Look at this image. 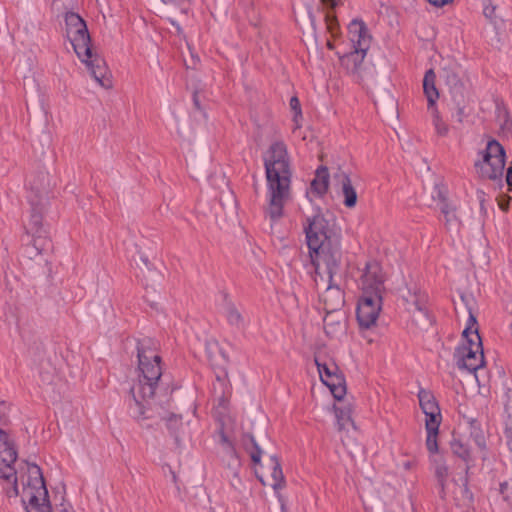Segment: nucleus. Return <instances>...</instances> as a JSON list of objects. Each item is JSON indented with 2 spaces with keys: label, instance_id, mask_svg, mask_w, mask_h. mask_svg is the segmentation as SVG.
Returning <instances> with one entry per match:
<instances>
[{
  "label": "nucleus",
  "instance_id": "obj_1",
  "mask_svg": "<svg viewBox=\"0 0 512 512\" xmlns=\"http://www.w3.org/2000/svg\"><path fill=\"white\" fill-rule=\"evenodd\" d=\"M309 256L315 268L314 282L317 290L324 289L320 300L330 313L344 305V293L337 283L342 264L341 229L333 219L317 214L307 218L304 225Z\"/></svg>",
  "mask_w": 512,
  "mask_h": 512
},
{
  "label": "nucleus",
  "instance_id": "obj_2",
  "mask_svg": "<svg viewBox=\"0 0 512 512\" xmlns=\"http://www.w3.org/2000/svg\"><path fill=\"white\" fill-rule=\"evenodd\" d=\"M17 451L8 433L0 428V478L11 484L8 497L20 496L26 512H52L39 466L25 462L15 469Z\"/></svg>",
  "mask_w": 512,
  "mask_h": 512
},
{
  "label": "nucleus",
  "instance_id": "obj_3",
  "mask_svg": "<svg viewBox=\"0 0 512 512\" xmlns=\"http://www.w3.org/2000/svg\"><path fill=\"white\" fill-rule=\"evenodd\" d=\"M151 340L138 343V375L137 381L130 388L127 400L128 411L136 420L150 418V403L160 387L162 376L161 357L151 347Z\"/></svg>",
  "mask_w": 512,
  "mask_h": 512
},
{
  "label": "nucleus",
  "instance_id": "obj_4",
  "mask_svg": "<svg viewBox=\"0 0 512 512\" xmlns=\"http://www.w3.org/2000/svg\"><path fill=\"white\" fill-rule=\"evenodd\" d=\"M263 160L267 180L265 214L273 224L283 216L284 205L290 198L292 171L286 144L282 141L272 143Z\"/></svg>",
  "mask_w": 512,
  "mask_h": 512
},
{
  "label": "nucleus",
  "instance_id": "obj_5",
  "mask_svg": "<svg viewBox=\"0 0 512 512\" xmlns=\"http://www.w3.org/2000/svg\"><path fill=\"white\" fill-rule=\"evenodd\" d=\"M66 34L77 54L78 58L85 63L92 77L103 88H110L111 81L105 61L91 49V39L85 21L74 12L65 15Z\"/></svg>",
  "mask_w": 512,
  "mask_h": 512
},
{
  "label": "nucleus",
  "instance_id": "obj_6",
  "mask_svg": "<svg viewBox=\"0 0 512 512\" xmlns=\"http://www.w3.org/2000/svg\"><path fill=\"white\" fill-rule=\"evenodd\" d=\"M46 182L47 174L40 172L36 180L28 183V202L30 204V216L27 232L33 236V247L38 253L51 248V242L45 237L43 229V214L46 210Z\"/></svg>",
  "mask_w": 512,
  "mask_h": 512
},
{
  "label": "nucleus",
  "instance_id": "obj_7",
  "mask_svg": "<svg viewBox=\"0 0 512 512\" xmlns=\"http://www.w3.org/2000/svg\"><path fill=\"white\" fill-rule=\"evenodd\" d=\"M479 154L481 159L475 163V167L480 177L502 187L506 159L504 147L497 140L491 139Z\"/></svg>",
  "mask_w": 512,
  "mask_h": 512
},
{
  "label": "nucleus",
  "instance_id": "obj_8",
  "mask_svg": "<svg viewBox=\"0 0 512 512\" xmlns=\"http://www.w3.org/2000/svg\"><path fill=\"white\" fill-rule=\"evenodd\" d=\"M474 338L468 339L456 351L457 367L469 373H475L485 364L482 341L477 330L474 331Z\"/></svg>",
  "mask_w": 512,
  "mask_h": 512
},
{
  "label": "nucleus",
  "instance_id": "obj_9",
  "mask_svg": "<svg viewBox=\"0 0 512 512\" xmlns=\"http://www.w3.org/2000/svg\"><path fill=\"white\" fill-rule=\"evenodd\" d=\"M407 309L411 313L412 323L420 330H427L432 325L426 302L427 296L416 286L408 288V296L405 297Z\"/></svg>",
  "mask_w": 512,
  "mask_h": 512
},
{
  "label": "nucleus",
  "instance_id": "obj_10",
  "mask_svg": "<svg viewBox=\"0 0 512 512\" xmlns=\"http://www.w3.org/2000/svg\"><path fill=\"white\" fill-rule=\"evenodd\" d=\"M382 308V296L376 294H362L358 301L356 315L359 325L363 328L373 326Z\"/></svg>",
  "mask_w": 512,
  "mask_h": 512
},
{
  "label": "nucleus",
  "instance_id": "obj_11",
  "mask_svg": "<svg viewBox=\"0 0 512 512\" xmlns=\"http://www.w3.org/2000/svg\"><path fill=\"white\" fill-rule=\"evenodd\" d=\"M384 281L385 278L380 264L376 261L368 262L361 276L362 294L382 296Z\"/></svg>",
  "mask_w": 512,
  "mask_h": 512
},
{
  "label": "nucleus",
  "instance_id": "obj_12",
  "mask_svg": "<svg viewBox=\"0 0 512 512\" xmlns=\"http://www.w3.org/2000/svg\"><path fill=\"white\" fill-rule=\"evenodd\" d=\"M465 76L466 71L457 62H449L443 67V77L451 96L467 93L464 83Z\"/></svg>",
  "mask_w": 512,
  "mask_h": 512
},
{
  "label": "nucleus",
  "instance_id": "obj_13",
  "mask_svg": "<svg viewBox=\"0 0 512 512\" xmlns=\"http://www.w3.org/2000/svg\"><path fill=\"white\" fill-rule=\"evenodd\" d=\"M367 51L364 49H353L349 53L339 57L341 66L357 82L364 77V59Z\"/></svg>",
  "mask_w": 512,
  "mask_h": 512
},
{
  "label": "nucleus",
  "instance_id": "obj_14",
  "mask_svg": "<svg viewBox=\"0 0 512 512\" xmlns=\"http://www.w3.org/2000/svg\"><path fill=\"white\" fill-rule=\"evenodd\" d=\"M348 37L353 49L368 51L371 35L366 24L360 19H353L348 25Z\"/></svg>",
  "mask_w": 512,
  "mask_h": 512
},
{
  "label": "nucleus",
  "instance_id": "obj_15",
  "mask_svg": "<svg viewBox=\"0 0 512 512\" xmlns=\"http://www.w3.org/2000/svg\"><path fill=\"white\" fill-rule=\"evenodd\" d=\"M425 414V428L427 432L426 447L427 450L435 454L438 452L437 437L439 427L442 421L441 410L426 412Z\"/></svg>",
  "mask_w": 512,
  "mask_h": 512
},
{
  "label": "nucleus",
  "instance_id": "obj_16",
  "mask_svg": "<svg viewBox=\"0 0 512 512\" xmlns=\"http://www.w3.org/2000/svg\"><path fill=\"white\" fill-rule=\"evenodd\" d=\"M433 199L436 201L437 207L439 208L444 217L446 228L448 230L458 229L460 226V222L456 215L455 206L447 201L442 191L439 189L437 190V196H433Z\"/></svg>",
  "mask_w": 512,
  "mask_h": 512
},
{
  "label": "nucleus",
  "instance_id": "obj_17",
  "mask_svg": "<svg viewBox=\"0 0 512 512\" xmlns=\"http://www.w3.org/2000/svg\"><path fill=\"white\" fill-rule=\"evenodd\" d=\"M337 178L341 187V194L344 197L343 204L348 208L354 207L357 203V192L350 176L345 172H341L337 175Z\"/></svg>",
  "mask_w": 512,
  "mask_h": 512
},
{
  "label": "nucleus",
  "instance_id": "obj_18",
  "mask_svg": "<svg viewBox=\"0 0 512 512\" xmlns=\"http://www.w3.org/2000/svg\"><path fill=\"white\" fill-rule=\"evenodd\" d=\"M436 74L433 69L426 71L423 79V91L427 99V109L437 107L436 103L439 99V92L435 85Z\"/></svg>",
  "mask_w": 512,
  "mask_h": 512
},
{
  "label": "nucleus",
  "instance_id": "obj_19",
  "mask_svg": "<svg viewBox=\"0 0 512 512\" xmlns=\"http://www.w3.org/2000/svg\"><path fill=\"white\" fill-rule=\"evenodd\" d=\"M323 384H325L330 389L334 398L337 400H341L346 394L345 379L343 375L339 373V371L326 379Z\"/></svg>",
  "mask_w": 512,
  "mask_h": 512
},
{
  "label": "nucleus",
  "instance_id": "obj_20",
  "mask_svg": "<svg viewBox=\"0 0 512 512\" xmlns=\"http://www.w3.org/2000/svg\"><path fill=\"white\" fill-rule=\"evenodd\" d=\"M466 94L467 93L451 96V115L452 118L459 123H462L465 117L467 116L465 112L467 104Z\"/></svg>",
  "mask_w": 512,
  "mask_h": 512
},
{
  "label": "nucleus",
  "instance_id": "obj_21",
  "mask_svg": "<svg viewBox=\"0 0 512 512\" xmlns=\"http://www.w3.org/2000/svg\"><path fill=\"white\" fill-rule=\"evenodd\" d=\"M466 423L469 428L470 437L474 440L475 444L481 449H486V438L481 428L480 422L475 418H467Z\"/></svg>",
  "mask_w": 512,
  "mask_h": 512
},
{
  "label": "nucleus",
  "instance_id": "obj_22",
  "mask_svg": "<svg viewBox=\"0 0 512 512\" xmlns=\"http://www.w3.org/2000/svg\"><path fill=\"white\" fill-rule=\"evenodd\" d=\"M244 448L247 453H249L252 462L255 465H259L261 463V457L263 454L262 449L257 444L254 436L246 435L243 440Z\"/></svg>",
  "mask_w": 512,
  "mask_h": 512
},
{
  "label": "nucleus",
  "instance_id": "obj_23",
  "mask_svg": "<svg viewBox=\"0 0 512 512\" xmlns=\"http://www.w3.org/2000/svg\"><path fill=\"white\" fill-rule=\"evenodd\" d=\"M418 399L423 413L440 410L438 402L430 391L420 389Z\"/></svg>",
  "mask_w": 512,
  "mask_h": 512
},
{
  "label": "nucleus",
  "instance_id": "obj_24",
  "mask_svg": "<svg viewBox=\"0 0 512 512\" xmlns=\"http://www.w3.org/2000/svg\"><path fill=\"white\" fill-rule=\"evenodd\" d=\"M329 175L326 167H321L316 171V177L312 181V189L319 195L326 193L328 190Z\"/></svg>",
  "mask_w": 512,
  "mask_h": 512
},
{
  "label": "nucleus",
  "instance_id": "obj_25",
  "mask_svg": "<svg viewBox=\"0 0 512 512\" xmlns=\"http://www.w3.org/2000/svg\"><path fill=\"white\" fill-rule=\"evenodd\" d=\"M271 464H272V472L271 477L273 479L272 488L277 491L279 489H282L285 485V479L283 475V471L281 468V464L278 460V458L273 455L270 457Z\"/></svg>",
  "mask_w": 512,
  "mask_h": 512
},
{
  "label": "nucleus",
  "instance_id": "obj_26",
  "mask_svg": "<svg viewBox=\"0 0 512 512\" xmlns=\"http://www.w3.org/2000/svg\"><path fill=\"white\" fill-rule=\"evenodd\" d=\"M428 112L432 116V123H433L436 133L439 136H446L448 134L449 127L442 119L438 108L433 107L431 109H428Z\"/></svg>",
  "mask_w": 512,
  "mask_h": 512
},
{
  "label": "nucleus",
  "instance_id": "obj_27",
  "mask_svg": "<svg viewBox=\"0 0 512 512\" xmlns=\"http://www.w3.org/2000/svg\"><path fill=\"white\" fill-rule=\"evenodd\" d=\"M315 363L322 382L338 371V367L334 362H320L318 358H315Z\"/></svg>",
  "mask_w": 512,
  "mask_h": 512
},
{
  "label": "nucleus",
  "instance_id": "obj_28",
  "mask_svg": "<svg viewBox=\"0 0 512 512\" xmlns=\"http://www.w3.org/2000/svg\"><path fill=\"white\" fill-rule=\"evenodd\" d=\"M434 471L438 484L441 487V493H444L445 485L448 479V467L442 461H435Z\"/></svg>",
  "mask_w": 512,
  "mask_h": 512
},
{
  "label": "nucleus",
  "instance_id": "obj_29",
  "mask_svg": "<svg viewBox=\"0 0 512 512\" xmlns=\"http://www.w3.org/2000/svg\"><path fill=\"white\" fill-rule=\"evenodd\" d=\"M226 318L231 325L237 328H243L245 326V321L241 313L233 305L227 306Z\"/></svg>",
  "mask_w": 512,
  "mask_h": 512
},
{
  "label": "nucleus",
  "instance_id": "obj_30",
  "mask_svg": "<svg viewBox=\"0 0 512 512\" xmlns=\"http://www.w3.org/2000/svg\"><path fill=\"white\" fill-rule=\"evenodd\" d=\"M167 427L171 430V433L174 435L175 443L178 447L181 446L182 440L177 434L178 427L182 425L181 417L175 414H171L167 419Z\"/></svg>",
  "mask_w": 512,
  "mask_h": 512
},
{
  "label": "nucleus",
  "instance_id": "obj_31",
  "mask_svg": "<svg viewBox=\"0 0 512 512\" xmlns=\"http://www.w3.org/2000/svg\"><path fill=\"white\" fill-rule=\"evenodd\" d=\"M451 449L455 455L463 459L464 461L470 460V450L469 447L463 443L461 440L454 439L451 442Z\"/></svg>",
  "mask_w": 512,
  "mask_h": 512
},
{
  "label": "nucleus",
  "instance_id": "obj_32",
  "mask_svg": "<svg viewBox=\"0 0 512 512\" xmlns=\"http://www.w3.org/2000/svg\"><path fill=\"white\" fill-rule=\"evenodd\" d=\"M477 320L476 317L472 314L471 310H469V317L467 319V325L465 329L463 330V337L465 341H468V339H474V331L477 330Z\"/></svg>",
  "mask_w": 512,
  "mask_h": 512
},
{
  "label": "nucleus",
  "instance_id": "obj_33",
  "mask_svg": "<svg viewBox=\"0 0 512 512\" xmlns=\"http://www.w3.org/2000/svg\"><path fill=\"white\" fill-rule=\"evenodd\" d=\"M290 107L294 111L293 120L295 122V128H299L300 127L299 119L302 118V111H301L299 99L297 97H292L290 99Z\"/></svg>",
  "mask_w": 512,
  "mask_h": 512
},
{
  "label": "nucleus",
  "instance_id": "obj_34",
  "mask_svg": "<svg viewBox=\"0 0 512 512\" xmlns=\"http://www.w3.org/2000/svg\"><path fill=\"white\" fill-rule=\"evenodd\" d=\"M504 437L506 439L507 446L512 451V420L508 419L505 423Z\"/></svg>",
  "mask_w": 512,
  "mask_h": 512
},
{
  "label": "nucleus",
  "instance_id": "obj_35",
  "mask_svg": "<svg viewBox=\"0 0 512 512\" xmlns=\"http://www.w3.org/2000/svg\"><path fill=\"white\" fill-rule=\"evenodd\" d=\"M325 21H326L327 29L329 30V32L332 35H335L337 28H338V23H337L336 18L333 15L326 14Z\"/></svg>",
  "mask_w": 512,
  "mask_h": 512
},
{
  "label": "nucleus",
  "instance_id": "obj_36",
  "mask_svg": "<svg viewBox=\"0 0 512 512\" xmlns=\"http://www.w3.org/2000/svg\"><path fill=\"white\" fill-rule=\"evenodd\" d=\"M9 404L0 400V423L5 424L8 421Z\"/></svg>",
  "mask_w": 512,
  "mask_h": 512
},
{
  "label": "nucleus",
  "instance_id": "obj_37",
  "mask_svg": "<svg viewBox=\"0 0 512 512\" xmlns=\"http://www.w3.org/2000/svg\"><path fill=\"white\" fill-rule=\"evenodd\" d=\"M337 327H340V322H337L336 324L330 322L328 319V315L324 318V328L328 334L336 332Z\"/></svg>",
  "mask_w": 512,
  "mask_h": 512
},
{
  "label": "nucleus",
  "instance_id": "obj_38",
  "mask_svg": "<svg viewBox=\"0 0 512 512\" xmlns=\"http://www.w3.org/2000/svg\"><path fill=\"white\" fill-rule=\"evenodd\" d=\"M220 439H221L222 444L225 446V448L229 452L235 453L232 443L229 441L228 437L226 436V434L223 431H221V433H220Z\"/></svg>",
  "mask_w": 512,
  "mask_h": 512
},
{
  "label": "nucleus",
  "instance_id": "obj_39",
  "mask_svg": "<svg viewBox=\"0 0 512 512\" xmlns=\"http://www.w3.org/2000/svg\"><path fill=\"white\" fill-rule=\"evenodd\" d=\"M432 5L436 6V7H442L444 6L445 4H447L448 2H450L451 0H428Z\"/></svg>",
  "mask_w": 512,
  "mask_h": 512
},
{
  "label": "nucleus",
  "instance_id": "obj_40",
  "mask_svg": "<svg viewBox=\"0 0 512 512\" xmlns=\"http://www.w3.org/2000/svg\"><path fill=\"white\" fill-rule=\"evenodd\" d=\"M506 183L508 186L512 187V165L507 169Z\"/></svg>",
  "mask_w": 512,
  "mask_h": 512
},
{
  "label": "nucleus",
  "instance_id": "obj_41",
  "mask_svg": "<svg viewBox=\"0 0 512 512\" xmlns=\"http://www.w3.org/2000/svg\"><path fill=\"white\" fill-rule=\"evenodd\" d=\"M165 4H176V5H184L187 0H162Z\"/></svg>",
  "mask_w": 512,
  "mask_h": 512
},
{
  "label": "nucleus",
  "instance_id": "obj_42",
  "mask_svg": "<svg viewBox=\"0 0 512 512\" xmlns=\"http://www.w3.org/2000/svg\"><path fill=\"white\" fill-rule=\"evenodd\" d=\"M168 21L176 28L178 34H181L183 32L181 26L177 21H175L172 18H168Z\"/></svg>",
  "mask_w": 512,
  "mask_h": 512
},
{
  "label": "nucleus",
  "instance_id": "obj_43",
  "mask_svg": "<svg viewBox=\"0 0 512 512\" xmlns=\"http://www.w3.org/2000/svg\"><path fill=\"white\" fill-rule=\"evenodd\" d=\"M507 487H508L507 482H502V483H500V487H499V491H500V493H501V494H504V493H505V491H506V489H507Z\"/></svg>",
  "mask_w": 512,
  "mask_h": 512
},
{
  "label": "nucleus",
  "instance_id": "obj_44",
  "mask_svg": "<svg viewBox=\"0 0 512 512\" xmlns=\"http://www.w3.org/2000/svg\"><path fill=\"white\" fill-rule=\"evenodd\" d=\"M323 1L326 2L327 4H329L332 8H334L338 4L339 0H323Z\"/></svg>",
  "mask_w": 512,
  "mask_h": 512
},
{
  "label": "nucleus",
  "instance_id": "obj_45",
  "mask_svg": "<svg viewBox=\"0 0 512 512\" xmlns=\"http://www.w3.org/2000/svg\"><path fill=\"white\" fill-rule=\"evenodd\" d=\"M141 260L144 263V265L150 270V263L147 257L141 256Z\"/></svg>",
  "mask_w": 512,
  "mask_h": 512
},
{
  "label": "nucleus",
  "instance_id": "obj_46",
  "mask_svg": "<svg viewBox=\"0 0 512 512\" xmlns=\"http://www.w3.org/2000/svg\"><path fill=\"white\" fill-rule=\"evenodd\" d=\"M193 102L197 108H200L199 100L196 94L193 95Z\"/></svg>",
  "mask_w": 512,
  "mask_h": 512
},
{
  "label": "nucleus",
  "instance_id": "obj_47",
  "mask_svg": "<svg viewBox=\"0 0 512 512\" xmlns=\"http://www.w3.org/2000/svg\"><path fill=\"white\" fill-rule=\"evenodd\" d=\"M327 47H328V49H330V50H333V49H334V45H333L330 41H328V42H327Z\"/></svg>",
  "mask_w": 512,
  "mask_h": 512
},
{
  "label": "nucleus",
  "instance_id": "obj_48",
  "mask_svg": "<svg viewBox=\"0 0 512 512\" xmlns=\"http://www.w3.org/2000/svg\"><path fill=\"white\" fill-rule=\"evenodd\" d=\"M484 14H485L486 16H489V15H490V14H489V12H488V7H486V8H485V10H484Z\"/></svg>",
  "mask_w": 512,
  "mask_h": 512
},
{
  "label": "nucleus",
  "instance_id": "obj_49",
  "mask_svg": "<svg viewBox=\"0 0 512 512\" xmlns=\"http://www.w3.org/2000/svg\"><path fill=\"white\" fill-rule=\"evenodd\" d=\"M173 480L176 481V475L175 473H172Z\"/></svg>",
  "mask_w": 512,
  "mask_h": 512
},
{
  "label": "nucleus",
  "instance_id": "obj_50",
  "mask_svg": "<svg viewBox=\"0 0 512 512\" xmlns=\"http://www.w3.org/2000/svg\"><path fill=\"white\" fill-rule=\"evenodd\" d=\"M493 10H494V8H492V9H488V12H489V14H490V15H491V13L493 12Z\"/></svg>",
  "mask_w": 512,
  "mask_h": 512
}]
</instances>
